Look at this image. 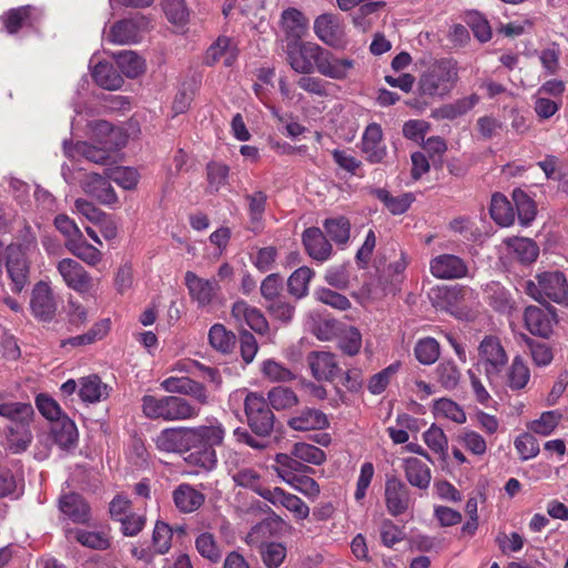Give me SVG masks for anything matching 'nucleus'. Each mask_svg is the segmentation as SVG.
Wrapping results in <instances>:
<instances>
[{"mask_svg":"<svg viewBox=\"0 0 568 568\" xmlns=\"http://www.w3.org/2000/svg\"><path fill=\"white\" fill-rule=\"evenodd\" d=\"M306 362L316 381H333L342 372L336 356L329 352H311L306 357Z\"/></svg>","mask_w":568,"mask_h":568,"instance_id":"obj_14","label":"nucleus"},{"mask_svg":"<svg viewBox=\"0 0 568 568\" xmlns=\"http://www.w3.org/2000/svg\"><path fill=\"white\" fill-rule=\"evenodd\" d=\"M434 414L438 417L450 419L457 424L466 422V414L464 409L454 400L449 398H440L434 403Z\"/></svg>","mask_w":568,"mask_h":568,"instance_id":"obj_49","label":"nucleus"},{"mask_svg":"<svg viewBox=\"0 0 568 568\" xmlns=\"http://www.w3.org/2000/svg\"><path fill=\"white\" fill-rule=\"evenodd\" d=\"M260 554L267 568H277L286 558V548L281 542H265L261 545Z\"/></svg>","mask_w":568,"mask_h":568,"instance_id":"obj_52","label":"nucleus"},{"mask_svg":"<svg viewBox=\"0 0 568 568\" xmlns=\"http://www.w3.org/2000/svg\"><path fill=\"white\" fill-rule=\"evenodd\" d=\"M30 307L33 316L42 322L53 320L57 312V301L48 283L39 282L31 294Z\"/></svg>","mask_w":568,"mask_h":568,"instance_id":"obj_10","label":"nucleus"},{"mask_svg":"<svg viewBox=\"0 0 568 568\" xmlns=\"http://www.w3.org/2000/svg\"><path fill=\"white\" fill-rule=\"evenodd\" d=\"M172 530L169 525L162 521L155 524L152 544L158 555L166 554L171 548Z\"/></svg>","mask_w":568,"mask_h":568,"instance_id":"obj_62","label":"nucleus"},{"mask_svg":"<svg viewBox=\"0 0 568 568\" xmlns=\"http://www.w3.org/2000/svg\"><path fill=\"white\" fill-rule=\"evenodd\" d=\"M292 455L300 459L301 463L321 465L325 462V453L311 444L296 443L292 448Z\"/></svg>","mask_w":568,"mask_h":568,"instance_id":"obj_55","label":"nucleus"},{"mask_svg":"<svg viewBox=\"0 0 568 568\" xmlns=\"http://www.w3.org/2000/svg\"><path fill=\"white\" fill-rule=\"evenodd\" d=\"M478 362L490 384H493L505 368L508 356L500 341L496 336H486L478 345Z\"/></svg>","mask_w":568,"mask_h":568,"instance_id":"obj_7","label":"nucleus"},{"mask_svg":"<svg viewBox=\"0 0 568 568\" xmlns=\"http://www.w3.org/2000/svg\"><path fill=\"white\" fill-rule=\"evenodd\" d=\"M261 371L271 382H290L295 378L294 373L290 368L274 359L264 361Z\"/></svg>","mask_w":568,"mask_h":568,"instance_id":"obj_57","label":"nucleus"},{"mask_svg":"<svg viewBox=\"0 0 568 568\" xmlns=\"http://www.w3.org/2000/svg\"><path fill=\"white\" fill-rule=\"evenodd\" d=\"M535 280L525 285V292L535 301L544 303L549 300L561 304L568 300V283L561 272H542Z\"/></svg>","mask_w":568,"mask_h":568,"instance_id":"obj_6","label":"nucleus"},{"mask_svg":"<svg viewBox=\"0 0 568 568\" xmlns=\"http://www.w3.org/2000/svg\"><path fill=\"white\" fill-rule=\"evenodd\" d=\"M314 296L318 302L338 311H346L352 305L346 296L326 287L317 288L314 292Z\"/></svg>","mask_w":568,"mask_h":568,"instance_id":"obj_60","label":"nucleus"},{"mask_svg":"<svg viewBox=\"0 0 568 568\" xmlns=\"http://www.w3.org/2000/svg\"><path fill=\"white\" fill-rule=\"evenodd\" d=\"M479 102L477 94H470L468 97L460 98L453 103L445 104L433 112V116L436 119H448L454 120L460 115L466 114Z\"/></svg>","mask_w":568,"mask_h":568,"instance_id":"obj_33","label":"nucleus"},{"mask_svg":"<svg viewBox=\"0 0 568 568\" xmlns=\"http://www.w3.org/2000/svg\"><path fill=\"white\" fill-rule=\"evenodd\" d=\"M110 395V387L98 375H89L79 381V396L84 403L93 404L104 400Z\"/></svg>","mask_w":568,"mask_h":568,"instance_id":"obj_26","label":"nucleus"},{"mask_svg":"<svg viewBox=\"0 0 568 568\" xmlns=\"http://www.w3.org/2000/svg\"><path fill=\"white\" fill-rule=\"evenodd\" d=\"M57 271L63 283L78 293H88L93 287V280L85 268L75 260L65 257L57 263Z\"/></svg>","mask_w":568,"mask_h":568,"instance_id":"obj_9","label":"nucleus"},{"mask_svg":"<svg viewBox=\"0 0 568 568\" xmlns=\"http://www.w3.org/2000/svg\"><path fill=\"white\" fill-rule=\"evenodd\" d=\"M92 77L105 90H118L124 82L122 75L108 62H99L93 68Z\"/></svg>","mask_w":568,"mask_h":568,"instance_id":"obj_34","label":"nucleus"},{"mask_svg":"<svg viewBox=\"0 0 568 568\" xmlns=\"http://www.w3.org/2000/svg\"><path fill=\"white\" fill-rule=\"evenodd\" d=\"M314 276V271L307 266L295 270L287 280L288 293L300 300L308 294V285Z\"/></svg>","mask_w":568,"mask_h":568,"instance_id":"obj_39","label":"nucleus"},{"mask_svg":"<svg viewBox=\"0 0 568 568\" xmlns=\"http://www.w3.org/2000/svg\"><path fill=\"white\" fill-rule=\"evenodd\" d=\"M385 501L387 510L393 516L404 514L412 503L407 486L395 477L388 478L385 487Z\"/></svg>","mask_w":568,"mask_h":568,"instance_id":"obj_18","label":"nucleus"},{"mask_svg":"<svg viewBox=\"0 0 568 568\" xmlns=\"http://www.w3.org/2000/svg\"><path fill=\"white\" fill-rule=\"evenodd\" d=\"M288 426L300 432L324 429L328 426V419L318 409L304 408L288 420Z\"/></svg>","mask_w":568,"mask_h":568,"instance_id":"obj_27","label":"nucleus"},{"mask_svg":"<svg viewBox=\"0 0 568 568\" xmlns=\"http://www.w3.org/2000/svg\"><path fill=\"white\" fill-rule=\"evenodd\" d=\"M561 417L558 410L544 412L538 419L529 424L528 428L535 434L549 436L559 425Z\"/></svg>","mask_w":568,"mask_h":568,"instance_id":"obj_50","label":"nucleus"},{"mask_svg":"<svg viewBox=\"0 0 568 568\" xmlns=\"http://www.w3.org/2000/svg\"><path fill=\"white\" fill-rule=\"evenodd\" d=\"M416 359L423 365L434 364L440 354L438 342L433 337L419 339L414 348Z\"/></svg>","mask_w":568,"mask_h":568,"instance_id":"obj_47","label":"nucleus"},{"mask_svg":"<svg viewBox=\"0 0 568 568\" xmlns=\"http://www.w3.org/2000/svg\"><path fill=\"white\" fill-rule=\"evenodd\" d=\"M209 342L214 349L226 354L235 345V335L227 331L224 325L214 324L209 331Z\"/></svg>","mask_w":568,"mask_h":568,"instance_id":"obj_45","label":"nucleus"},{"mask_svg":"<svg viewBox=\"0 0 568 568\" xmlns=\"http://www.w3.org/2000/svg\"><path fill=\"white\" fill-rule=\"evenodd\" d=\"M184 281L191 298L200 307L209 306L220 291L217 281L200 277L192 271L185 273Z\"/></svg>","mask_w":568,"mask_h":568,"instance_id":"obj_13","label":"nucleus"},{"mask_svg":"<svg viewBox=\"0 0 568 568\" xmlns=\"http://www.w3.org/2000/svg\"><path fill=\"white\" fill-rule=\"evenodd\" d=\"M83 191L91 197L104 205H112L118 202V196L110 181L97 173L88 174L82 181Z\"/></svg>","mask_w":568,"mask_h":568,"instance_id":"obj_19","label":"nucleus"},{"mask_svg":"<svg viewBox=\"0 0 568 568\" xmlns=\"http://www.w3.org/2000/svg\"><path fill=\"white\" fill-rule=\"evenodd\" d=\"M524 322L526 328L531 334L548 338L557 322L556 312L551 307L544 310L538 306L530 305L525 308Z\"/></svg>","mask_w":568,"mask_h":568,"instance_id":"obj_11","label":"nucleus"},{"mask_svg":"<svg viewBox=\"0 0 568 568\" xmlns=\"http://www.w3.org/2000/svg\"><path fill=\"white\" fill-rule=\"evenodd\" d=\"M314 32L322 42L332 48L342 49L346 44L344 31L333 14L325 13L317 17L314 21Z\"/></svg>","mask_w":568,"mask_h":568,"instance_id":"obj_15","label":"nucleus"},{"mask_svg":"<svg viewBox=\"0 0 568 568\" xmlns=\"http://www.w3.org/2000/svg\"><path fill=\"white\" fill-rule=\"evenodd\" d=\"M430 273L443 280H454L467 276L468 266L466 262L457 255L442 254L430 261Z\"/></svg>","mask_w":568,"mask_h":568,"instance_id":"obj_16","label":"nucleus"},{"mask_svg":"<svg viewBox=\"0 0 568 568\" xmlns=\"http://www.w3.org/2000/svg\"><path fill=\"white\" fill-rule=\"evenodd\" d=\"M282 26L287 36L298 41L307 31L308 20L296 9H287L282 13Z\"/></svg>","mask_w":568,"mask_h":568,"instance_id":"obj_37","label":"nucleus"},{"mask_svg":"<svg viewBox=\"0 0 568 568\" xmlns=\"http://www.w3.org/2000/svg\"><path fill=\"white\" fill-rule=\"evenodd\" d=\"M69 539H75L81 545L92 549H106L110 546L109 539L102 534L85 530H69L67 532Z\"/></svg>","mask_w":568,"mask_h":568,"instance_id":"obj_53","label":"nucleus"},{"mask_svg":"<svg viewBox=\"0 0 568 568\" xmlns=\"http://www.w3.org/2000/svg\"><path fill=\"white\" fill-rule=\"evenodd\" d=\"M374 194L394 215L405 213L414 201L412 193H404L398 196H393L387 190L377 189L374 191Z\"/></svg>","mask_w":568,"mask_h":568,"instance_id":"obj_41","label":"nucleus"},{"mask_svg":"<svg viewBox=\"0 0 568 568\" xmlns=\"http://www.w3.org/2000/svg\"><path fill=\"white\" fill-rule=\"evenodd\" d=\"M235 485L251 489L263 498L265 491H271L272 488L263 486L260 474L253 468H241L232 475Z\"/></svg>","mask_w":568,"mask_h":568,"instance_id":"obj_42","label":"nucleus"},{"mask_svg":"<svg viewBox=\"0 0 568 568\" xmlns=\"http://www.w3.org/2000/svg\"><path fill=\"white\" fill-rule=\"evenodd\" d=\"M247 202V212L252 230L260 231L262 229V221L265 213L267 195L263 191H255L244 195Z\"/></svg>","mask_w":568,"mask_h":568,"instance_id":"obj_36","label":"nucleus"},{"mask_svg":"<svg viewBox=\"0 0 568 568\" xmlns=\"http://www.w3.org/2000/svg\"><path fill=\"white\" fill-rule=\"evenodd\" d=\"M326 234L338 245H345L351 235V223L344 216L327 219L324 222Z\"/></svg>","mask_w":568,"mask_h":568,"instance_id":"obj_46","label":"nucleus"},{"mask_svg":"<svg viewBox=\"0 0 568 568\" xmlns=\"http://www.w3.org/2000/svg\"><path fill=\"white\" fill-rule=\"evenodd\" d=\"M115 59L118 68L128 78H136L144 72V60L133 51H121Z\"/></svg>","mask_w":568,"mask_h":568,"instance_id":"obj_43","label":"nucleus"},{"mask_svg":"<svg viewBox=\"0 0 568 568\" xmlns=\"http://www.w3.org/2000/svg\"><path fill=\"white\" fill-rule=\"evenodd\" d=\"M404 470L408 483L419 489L428 488L432 479L429 467L416 457L404 459Z\"/></svg>","mask_w":568,"mask_h":568,"instance_id":"obj_32","label":"nucleus"},{"mask_svg":"<svg viewBox=\"0 0 568 568\" xmlns=\"http://www.w3.org/2000/svg\"><path fill=\"white\" fill-rule=\"evenodd\" d=\"M507 376L508 386L511 389L517 390L524 388L527 385L530 378V372L520 357H515Z\"/></svg>","mask_w":568,"mask_h":568,"instance_id":"obj_56","label":"nucleus"},{"mask_svg":"<svg viewBox=\"0 0 568 568\" xmlns=\"http://www.w3.org/2000/svg\"><path fill=\"white\" fill-rule=\"evenodd\" d=\"M226 428L215 417L196 426L170 427L154 439L159 450L183 456V460L199 471L210 473L217 466L216 447L224 444Z\"/></svg>","mask_w":568,"mask_h":568,"instance_id":"obj_1","label":"nucleus"},{"mask_svg":"<svg viewBox=\"0 0 568 568\" xmlns=\"http://www.w3.org/2000/svg\"><path fill=\"white\" fill-rule=\"evenodd\" d=\"M53 442L62 449L74 447L78 440V429L72 419L63 416L51 424Z\"/></svg>","mask_w":568,"mask_h":568,"instance_id":"obj_31","label":"nucleus"},{"mask_svg":"<svg viewBox=\"0 0 568 568\" xmlns=\"http://www.w3.org/2000/svg\"><path fill=\"white\" fill-rule=\"evenodd\" d=\"M64 152L70 158L83 156L84 159L103 164L110 158V152L115 150L114 148H106L104 145L94 146L87 142H77L74 145H69L64 142Z\"/></svg>","mask_w":568,"mask_h":568,"instance_id":"obj_28","label":"nucleus"},{"mask_svg":"<svg viewBox=\"0 0 568 568\" xmlns=\"http://www.w3.org/2000/svg\"><path fill=\"white\" fill-rule=\"evenodd\" d=\"M302 240L306 252L313 260L323 263L331 257L333 246L318 227L306 229Z\"/></svg>","mask_w":568,"mask_h":568,"instance_id":"obj_21","label":"nucleus"},{"mask_svg":"<svg viewBox=\"0 0 568 568\" xmlns=\"http://www.w3.org/2000/svg\"><path fill=\"white\" fill-rule=\"evenodd\" d=\"M508 254L521 263H532L539 254L537 244L527 237H508L504 241Z\"/></svg>","mask_w":568,"mask_h":568,"instance_id":"obj_30","label":"nucleus"},{"mask_svg":"<svg viewBox=\"0 0 568 568\" xmlns=\"http://www.w3.org/2000/svg\"><path fill=\"white\" fill-rule=\"evenodd\" d=\"M515 448L523 460H528L539 454V443L529 433L520 434L514 442Z\"/></svg>","mask_w":568,"mask_h":568,"instance_id":"obj_63","label":"nucleus"},{"mask_svg":"<svg viewBox=\"0 0 568 568\" xmlns=\"http://www.w3.org/2000/svg\"><path fill=\"white\" fill-rule=\"evenodd\" d=\"M36 405L40 414L51 424L67 416L60 405L47 394H39L36 398Z\"/></svg>","mask_w":568,"mask_h":568,"instance_id":"obj_58","label":"nucleus"},{"mask_svg":"<svg viewBox=\"0 0 568 568\" xmlns=\"http://www.w3.org/2000/svg\"><path fill=\"white\" fill-rule=\"evenodd\" d=\"M207 182L212 191L217 192L227 183L230 168L226 164L211 162L207 164Z\"/></svg>","mask_w":568,"mask_h":568,"instance_id":"obj_64","label":"nucleus"},{"mask_svg":"<svg viewBox=\"0 0 568 568\" xmlns=\"http://www.w3.org/2000/svg\"><path fill=\"white\" fill-rule=\"evenodd\" d=\"M34 8L30 6L20 7L16 9L9 10L6 16H3V23L8 33H16L23 23L29 19L31 12Z\"/></svg>","mask_w":568,"mask_h":568,"instance_id":"obj_59","label":"nucleus"},{"mask_svg":"<svg viewBox=\"0 0 568 568\" xmlns=\"http://www.w3.org/2000/svg\"><path fill=\"white\" fill-rule=\"evenodd\" d=\"M143 415L153 420L181 422L194 419L200 415V408L180 396L144 395L141 398Z\"/></svg>","mask_w":568,"mask_h":568,"instance_id":"obj_4","label":"nucleus"},{"mask_svg":"<svg viewBox=\"0 0 568 568\" xmlns=\"http://www.w3.org/2000/svg\"><path fill=\"white\" fill-rule=\"evenodd\" d=\"M273 469L275 470L277 476L286 484H288L293 478L298 476V474H304L313 470L310 466L304 465L303 463L300 462L298 458L294 457L292 453L290 455L276 454L275 465H273Z\"/></svg>","mask_w":568,"mask_h":568,"instance_id":"obj_29","label":"nucleus"},{"mask_svg":"<svg viewBox=\"0 0 568 568\" xmlns=\"http://www.w3.org/2000/svg\"><path fill=\"white\" fill-rule=\"evenodd\" d=\"M263 499L274 506H282L293 514L295 519L303 520L310 515V507L296 495L290 494L280 487L263 494Z\"/></svg>","mask_w":568,"mask_h":568,"instance_id":"obj_17","label":"nucleus"},{"mask_svg":"<svg viewBox=\"0 0 568 568\" xmlns=\"http://www.w3.org/2000/svg\"><path fill=\"white\" fill-rule=\"evenodd\" d=\"M513 200L517 207L518 219L523 225H528L536 216L535 202L521 190L513 192Z\"/></svg>","mask_w":568,"mask_h":568,"instance_id":"obj_51","label":"nucleus"},{"mask_svg":"<svg viewBox=\"0 0 568 568\" xmlns=\"http://www.w3.org/2000/svg\"><path fill=\"white\" fill-rule=\"evenodd\" d=\"M383 132L377 123H371L366 126L363 139V152L366 154L371 163L381 162L386 155V148L382 143Z\"/></svg>","mask_w":568,"mask_h":568,"instance_id":"obj_23","label":"nucleus"},{"mask_svg":"<svg viewBox=\"0 0 568 568\" xmlns=\"http://www.w3.org/2000/svg\"><path fill=\"white\" fill-rule=\"evenodd\" d=\"M459 80L457 62L452 59H440L429 64L419 75L417 90L420 97H447Z\"/></svg>","mask_w":568,"mask_h":568,"instance_id":"obj_3","label":"nucleus"},{"mask_svg":"<svg viewBox=\"0 0 568 568\" xmlns=\"http://www.w3.org/2000/svg\"><path fill=\"white\" fill-rule=\"evenodd\" d=\"M489 211L491 219L500 226H509L515 221L513 206L501 193L493 194Z\"/></svg>","mask_w":568,"mask_h":568,"instance_id":"obj_35","label":"nucleus"},{"mask_svg":"<svg viewBox=\"0 0 568 568\" xmlns=\"http://www.w3.org/2000/svg\"><path fill=\"white\" fill-rule=\"evenodd\" d=\"M34 410L28 403H4L0 404V416L14 423L8 428L7 440L9 449L19 454L24 452L32 442L30 423L32 422Z\"/></svg>","mask_w":568,"mask_h":568,"instance_id":"obj_5","label":"nucleus"},{"mask_svg":"<svg viewBox=\"0 0 568 568\" xmlns=\"http://www.w3.org/2000/svg\"><path fill=\"white\" fill-rule=\"evenodd\" d=\"M237 58V47L227 37H219L210 45L205 54V62L210 65L222 61L224 65L231 67Z\"/></svg>","mask_w":568,"mask_h":568,"instance_id":"obj_24","label":"nucleus"},{"mask_svg":"<svg viewBox=\"0 0 568 568\" xmlns=\"http://www.w3.org/2000/svg\"><path fill=\"white\" fill-rule=\"evenodd\" d=\"M232 317L239 322L247 324L255 333L265 334L268 332V322L263 313L245 301H237L233 304L231 311Z\"/></svg>","mask_w":568,"mask_h":568,"instance_id":"obj_20","label":"nucleus"},{"mask_svg":"<svg viewBox=\"0 0 568 568\" xmlns=\"http://www.w3.org/2000/svg\"><path fill=\"white\" fill-rule=\"evenodd\" d=\"M423 439L425 444L428 446L430 450L436 454L444 455L448 449V439L444 433V430L436 426L432 425L424 434Z\"/></svg>","mask_w":568,"mask_h":568,"instance_id":"obj_61","label":"nucleus"},{"mask_svg":"<svg viewBox=\"0 0 568 568\" xmlns=\"http://www.w3.org/2000/svg\"><path fill=\"white\" fill-rule=\"evenodd\" d=\"M286 60L291 68L301 74L317 71L325 78L336 81L348 79L355 62L348 58H338L315 42L293 40L286 45Z\"/></svg>","mask_w":568,"mask_h":568,"instance_id":"obj_2","label":"nucleus"},{"mask_svg":"<svg viewBox=\"0 0 568 568\" xmlns=\"http://www.w3.org/2000/svg\"><path fill=\"white\" fill-rule=\"evenodd\" d=\"M90 129L92 138H94L101 145L114 149H118L121 145L119 142L120 130L113 128L108 121H95L90 124Z\"/></svg>","mask_w":568,"mask_h":568,"instance_id":"obj_40","label":"nucleus"},{"mask_svg":"<svg viewBox=\"0 0 568 568\" xmlns=\"http://www.w3.org/2000/svg\"><path fill=\"white\" fill-rule=\"evenodd\" d=\"M148 22L144 17H135L115 22L106 33V40L114 44H130L139 41Z\"/></svg>","mask_w":568,"mask_h":568,"instance_id":"obj_12","label":"nucleus"},{"mask_svg":"<svg viewBox=\"0 0 568 568\" xmlns=\"http://www.w3.org/2000/svg\"><path fill=\"white\" fill-rule=\"evenodd\" d=\"M59 508L73 523L85 524L90 519V507L78 494L71 493L62 496Z\"/></svg>","mask_w":568,"mask_h":568,"instance_id":"obj_25","label":"nucleus"},{"mask_svg":"<svg viewBox=\"0 0 568 568\" xmlns=\"http://www.w3.org/2000/svg\"><path fill=\"white\" fill-rule=\"evenodd\" d=\"M195 547L202 557L212 562H217L222 557V549L210 532H202L197 536Z\"/></svg>","mask_w":568,"mask_h":568,"instance_id":"obj_54","label":"nucleus"},{"mask_svg":"<svg viewBox=\"0 0 568 568\" xmlns=\"http://www.w3.org/2000/svg\"><path fill=\"white\" fill-rule=\"evenodd\" d=\"M175 507L183 514H190L197 510L204 503L205 496L194 486L183 483L172 493Z\"/></svg>","mask_w":568,"mask_h":568,"instance_id":"obj_22","label":"nucleus"},{"mask_svg":"<svg viewBox=\"0 0 568 568\" xmlns=\"http://www.w3.org/2000/svg\"><path fill=\"white\" fill-rule=\"evenodd\" d=\"M65 247L72 255L88 265L94 266L102 260V253L97 247L88 243L83 235L75 241L65 243Z\"/></svg>","mask_w":568,"mask_h":568,"instance_id":"obj_38","label":"nucleus"},{"mask_svg":"<svg viewBox=\"0 0 568 568\" xmlns=\"http://www.w3.org/2000/svg\"><path fill=\"white\" fill-rule=\"evenodd\" d=\"M267 399L270 405L276 410L290 409L297 405V395L287 387H273L268 394Z\"/></svg>","mask_w":568,"mask_h":568,"instance_id":"obj_48","label":"nucleus"},{"mask_svg":"<svg viewBox=\"0 0 568 568\" xmlns=\"http://www.w3.org/2000/svg\"><path fill=\"white\" fill-rule=\"evenodd\" d=\"M437 382L447 390L455 389L462 379V373L453 361L442 362L435 369Z\"/></svg>","mask_w":568,"mask_h":568,"instance_id":"obj_44","label":"nucleus"},{"mask_svg":"<svg viewBox=\"0 0 568 568\" xmlns=\"http://www.w3.org/2000/svg\"><path fill=\"white\" fill-rule=\"evenodd\" d=\"M244 407L250 428L258 437H267L274 427V415L266 399L261 394L251 392L245 397Z\"/></svg>","mask_w":568,"mask_h":568,"instance_id":"obj_8","label":"nucleus"}]
</instances>
